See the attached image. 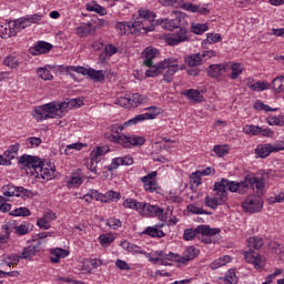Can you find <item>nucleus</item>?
<instances>
[{
  "mask_svg": "<svg viewBox=\"0 0 284 284\" xmlns=\"http://www.w3.org/2000/svg\"><path fill=\"white\" fill-rule=\"evenodd\" d=\"M4 261H7V264L11 267V265H17V263L21 261V254L4 255Z\"/></svg>",
  "mask_w": 284,
  "mask_h": 284,
  "instance_id": "nucleus-46",
  "label": "nucleus"
},
{
  "mask_svg": "<svg viewBox=\"0 0 284 284\" xmlns=\"http://www.w3.org/2000/svg\"><path fill=\"white\" fill-rule=\"evenodd\" d=\"M213 152H215L216 156H225L230 152L227 145H215L213 148Z\"/></svg>",
  "mask_w": 284,
  "mask_h": 284,
  "instance_id": "nucleus-48",
  "label": "nucleus"
},
{
  "mask_svg": "<svg viewBox=\"0 0 284 284\" xmlns=\"http://www.w3.org/2000/svg\"><path fill=\"white\" fill-rule=\"evenodd\" d=\"M266 123H268V125H278L280 128H283L284 125V115L280 114V115H268L266 118Z\"/></svg>",
  "mask_w": 284,
  "mask_h": 284,
  "instance_id": "nucleus-37",
  "label": "nucleus"
},
{
  "mask_svg": "<svg viewBox=\"0 0 284 284\" xmlns=\"http://www.w3.org/2000/svg\"><path fill=\"white\" fill-rule=\"evenodd\" d=\"M181 6H182L183 10H186L187 12H199V6H196L194 3H191V2L183 3V1H182Z\"/></svg>",
  "mask_w": 284,
  "mask_h": 284,
  "instance_id": "nucleus-56",
  "label": "nucleus"
},
{
  "mask_svg": "<svg viewBox=\"0 0 284 284\" xmlns=\"http://www.w3.org/2000/svg\"><path fill=\"white\" fill-rule=\"evenodd\" d=\"M154 13L148 9H140L136 19L133 21L140 34H148V32H153L154 24Z\"/></svg>",
  "mask_w": 284,
  "mask_h": 284,
  "instance_id": "nucleus-7",
  "label": "nucleus"
},
{
  "mask_svg": "<svg viewBox=\"0 0 284 284\" xmlns=\"http://www.w3.org/2000/svg\"><path fill=\"white\" fill-rule=\"evenodd\" d=\"M248 176H252L260 181V183H262V189L258 190V186H256V184H248L246 186V192L247 190H250V187H252V190H256L257 195H251L244 202H242V210L244 212H247L248 214H256L257 212H261V210H263V199H261V196H263V192L265 190V181L263 180V178H256L253 174H248Z\"/></svg>",
  "mask_w": 284,
  "mask_h": 284,
  "instance_id": "nucleus-5",
  "label": "nucleus"
},
{
  "mask_svg": "<svg viewBox=\"0 0 284 284\" xmlns=\"http://www.w3.org/2000/svg\"><path fill=\"white\" fill-rule=\"evenodd\" d=\"M223 38L219 33H207L206 41L207 43H219Z\"/></svg>",
  "mask_w": 284,
  "mask_h": 284,
  "instance_id": "nucleus-53",
  "label": "nucleus"
},
{
  "mask_svg": "<svg viewBox=\"0 0 284 284\" xmlns=\"http://www.w3.org/2000/svg\"><path fill=\"white\" fill-rule=\"evenodd\" d=\"M30 211L28 207L14 209L10 212V216H30Z\"/></svg>",
  "mask_w": 284,
  "mask_h": 284,
  "instance_id": "nucleus-47",
  "label": "nucleus"
},
{
  "mask_svg": "<svg viewBox=\"0 0 284 284\" xmlns=\"http://www.w3.org/2000/svg\"><path fill=\"white\" fill-rule=\"evenodd\" d=\"M227 72V64L221 63V64H211L207 68V74L209 77H212L213 79H217V77H222V74H225Z\"/></svg>",
  "mask_w": 284,
  "mask_h": 284,
  "instance_id": "nucleus-23",
  "label": "nucleus"
},
{
  "mask_svg": "<svg viewBox=\"0 0 284 284\" xmlns=\"http://www.w3.org/2000/svg\"><path fill=\"white\" fill-rule=\"evenodd\" d=\"M146 216H163V209L159 207V205H152V204H146L144 209V213Z\"/></svg>",
  "mask_w": 284,
  "mask_h": 284,
  "instance_id": "nucleus-29",
  "label": "nucleus"
},
{
  "mask_svg": "<svg viewBox=\"0 0 284 284\" xmlns=\"http://www.w3.org/2000/svg\"><path fill=\"white\" fill-rule=\"evenodd\" d=\"M179 70H185V65H179L176 60L164 59L158 64V67H152L151 69L146 70L145 77L154 78L163 74L164 72L163 81H165V83H172V81H174V74H176Z\"/></svg>",
  "mask_w": 284,
  "mask_h": 284,
  "instance_id": "nucleus-4",
  "label": "nucleus"
},
{
  "mask_svg": "<svg viewBox=\"0 0 284 284\" xmlns=\"http://www.w3.org/2000/svg\"><path fill=\"white\" fill-rule=\"evenodd\" d=\"M104 52H105L106 57H112V54H116V47H114L112 44H108L104 48Z\"/></svg>",
  "mask_w": 284,
  "mask_h": 284,
  "instance_id": "nucleus-63",
  "label": "nucleus"
},
{
  "mask_svg": "<svg viewBox=\"0 0 284 284\" xmlns=\"http://www.w3.org/2000/svg\"><path fill=\"white\" fill-rule=\"evenodd\" d=\"M115 265L119 270H130V264L123 260H118Z\"/></svg>",
  "mask_w": 284,
  "mask_h": 284,
  "instance_id": "nucleus-64",
  "label": "nucleus"
},
{
  "mask_svg": "<svg viewBox=\"0 0 284 284\" xmlns=\"http://www.w3.org/2000/svg\"><path fill=\"white\" fill-rule=\"evenodd\" d=\"M4 234L0 235V243L6 244L10 241V234L12 231L10 230H2Z\"/></svg>",
  "mask_w": 284,
  "mask_h": 284,
  "instance_id": "nucleus-62",
  "label": "nucleus"
},
{
  "mask_svg": "<svg viewBox=\"0 0 284 284\" xmlns=\"http://www.w3.org/2000/svg\"><path fill=\"white\" fill-rule=\"evenodd\" d=\"M149 112L135 115L133 119L124 122L123 124L118 125L120 132H123L128 125H136V123H141V121H148L150 119H156L159 116V110L156 106L148 108Z\"/></svg>",
  "mask_w": 284,
  "mask_h": 284,
  "instance_id": "nucleus-10",
  "label": "nucleus"
},
{
  "mask_svg": "<svg viewBox=\"0 0 284 284\" xmlns=\"http://www.w3.org/2000/svg\"><path fill=\"white\" fill-rule=\"evenodd\" d=\"M189 212H191L192 214H210L207 211L203 210L202 207H199L194 204H190L187 206Z\"/></svg>",
  "mask_w": 284,
  "mask_h": 284,
  "instance_id": "nucleus-52",
  "label": "nucleus"
},
{
  "mask_svg": "<svg viewBox=\"0 0 284 284\" xmlns=\"http://www.w3.org/2000/svg\"><path fill=\"white\" fill-rule=\"evenodd\" d=\"M36 176H41L44 181H52L57 174V168L52 163L41 162L36 169Z\"/></svg>",
  "mask_w": 284,
  "mask_h": 284,
  "instance_id": "nucleus-14",
  "label": "nucleus"
},
{
  "mask_svg": "<svg viewBox=\"0 0 284 284\" xmlns=\"http://www.w3.org/2000/svg\"><path fill=\"white\" fill-rule=\"evenodd\" d=\"M141 182L143 183V187L146 192H156L159 189V182H156V171L141 178Z\"/></svg>",
  "mask_w": 284,
  "mask_h": 284,
  "instance_id": "nucleus-17",
  "label": "nucleus"
},
{
  "mask_svg": "<svg viewBox=\"0 0 284 284\" xmlns=\"http://www.w3.org/2000/svg\"><path fill=\"white\" fill-rule=\"evenodd\" d=\"M146 205H148V203L136 202V200H134V199H126L123 202V207H126L129 210H135L140 214H144L145 213Z\"/></svg>",
  "mask_w": 284,
  "mask_h": 284,
  "instance_id": "nucleus-22",
  "label": "nucleus"
},
{
  "mask_svg": "<svg viewBox=\"0 0 284 284\" xmlns=\"http://www.w3.org/2000/svg\"><path fill=\"white\" fill-rule=\"evenodd\" d=\"M196 256H199V250H196L194 246H189L184 251L182 257H180L179 263H189V261H194Z\"/></svg>",
  "mask_w": 284,
  "mask_h": 284,
  "instance_id": "nucleus-25",
  "label": "nucleus"
},
{
  "mask_svg": "<svg viewBox=\"0 0 284 284\" xmlns=\"http://www.w3.org/2000/svg\"><path fill=\"white\" fill-rule=\"evenodd\" d=\"M39 245H41V241H38L37 245H29L24 247L20 253V258L24 261H32V258H34L39 252Z\"/></svg>",
  "mask_w": 284,
  "mask_h": 284,
  "instance_id": "nucleus-21",
  "label": "nucleus"
},
{
  "mask_svg": "<svg viewBox=\"0 0 284 284\" xmlns=\"http://www.w3.org/2000/svg\"><path fill=\"white\" fill-rule=\"evenodd\" d=\"M108 141L111 143H119L122 148H132V145H143L145 138L139 135H106Z\"/></svg>",
  "mask_w": 284,
  "mask_h": 284,
  "instance_id": "nucleus-8",
  "label": "nucleus"
},
{
  "mask_svg": "<svg viewBox=\"0 0 284 284\" xmlns=\"http://www.w3.org/2000/svg\"><path fill=\"white\" fill-rule=\"evenodd\" d=\"M2 193L4 196H20L21 199H32V196H34L32 191L24 189L23 186H14L12 184L2 186Z\"/></svg>",
  "mask_w": 284,
  "mask_h": 284,
  "instance_id": "nucleus-11",
  "label": "nucleus"
},
{
  "mask_svg": "<svg viewBox=\"0 0 284 284\" xmlns=\"http://www.w3.org/2000/svg\"><path fill=\"white\" fill-rule=\"evenodd\" d=\"M52 44L44 42V41H40L36 47L30 48L29 52L30 54H32L33 57H37L39 54H45L48 52H50V50L52 49Z\"/></svg>",
  "mask_w": 284,
  "mask_h": 284,
  "instance_id": "nucleus-24",
  "label": "nucleus"
},
{
  "mask_svg": "<svg viewBox=\"0 0 284 284\" xmlns=\"http://www.w3.org/2000/svg\"><path fill=\"white\" fill-rule=\"evenodd\" d=\"M94 32H97V29L91 22H82L75 28V34L79 36L80 39H85V37H90V34H94Z\"/></svg>",
  "mask_w": 284,
  "mask_h": 284,
  "instance_id": "nucleus-20",
  "label": "nucleus"
},
{
  "mask_svg": "<svg viewBox=\"0 0 284 284\" xmlns=\"http://www.w3.org/2000/svg\"><path fill=\"white\" fill-rule=\"evenodd\" d=\"M116 31L119 32V34H141L139 28L134 22H119L116 24Z\"/></svg>",
  "mask_w": 284,
  "mask_h": 284,
  "instance_id": "nucleus-19",
  "label": "nucleus"
},
{
  "mask_svg": "<svg viewBox=\"0 0 284 284\" xmlns=\"http://www.w3.org/2000/svg\"><path fill=\"white\" fill-rule=\"evenodd\" d=\"M161 52L154 47H146L142 52L143 65L152 70V68H159V64H154V59L159 58Z\"/></svg>",
  "mask_w": 284,
  "mask_h": 284,
  "instance_id": "nucleus-13",
  "label": "nucleus"
},
{
  "mask_svg": "<svg viewBox=\"0 0 284 284\" xmlns=\"http://www.w3.org/2000/svg\"><path fill=\"white\" fill-rule=\"evenodd\" d=\"M19 165L22 170H31V174L37 172V168L41 165V160L32 155H22L18 160Z\"/></svg>",
  "mask_w": 284,
  "mask_h": 284,
  "instance_id": "nucleus-15",
  "label": "nucleus"
},
{
  "mask_svg": "<svg viewBox=\"0 0 284 284\" xmlns=\"http://www.w3.org/2000/svg\"><path fill=\"white\" fill-rule=\"evenodd\" d=\"M148 103V98L143 97L139 93H133L131 99V104L133 108H138L139 105Z\"/></svg>",
  "mask_w": 284,
  "mask_h": 284,
  "instance_id": "nucleus-41",
  "label": "nucleus"
},
{
  "mask_svg": "<svg viewBox=\"0 0 284 284\" xmlns=\"http://www.w3.org/2000/svg\"><path fill=\"white\" fill-rule=\"evenodd\" d=\"M122 165H134V158L132 155H125L120 158Z\"/></svg>",
  "mask_w": 284,
  "mask_h": 284,
  "instance_id": "nucleus-61",
  "label": "nucleus"
},
{
  "mask_svg": "<svg viewBox=\"0 0 284 284\" xmlns=\"http://www.w3.org/2000/svg\"><path fill=\"white\" fill-rule=\"evenodd\" d=\"M37 225L40 226L41 230H50V222L45 217L39 219Z\"/></svg>",
  "mask_w": 284,
  "mask_h": 284,
  "instance_id": "nucleus-60",
  "label": "nucleus"
},
{
  "mask_svg": "<svg viewBox=\"0 0 284 284\" xmlns=\"http://www.w3.org/2000/svg\"><path fill=\"white\" fill-rule=\"evenodd\" d=\"M81 100H70L65 99L62 102H51L44 105L36 106L32 111V116L36 121H43V119H61L63 116V112H68L71 108H77V105H81Z\"/></svg>",
  "mask_w": 284,
  "mask_h": 284,
  "instance_id": "nucleus-3",
  "label": "nucleus"
},
{
  "mask_svg": "<svg viewBox=\"0 0 284 284\" xmlns=\"http://www.w3.org/2000/svg\"><path fill=\"white\" fill-rule=\"evenodd\" d=\"M159 3L161 6L179 8V6H183V0H159Z\"/></svg>",
  "mask_w": 284,
  "mask_h": 284,
  "instance_id": "nucleus-50",
  "label": "nucleus"
},
{
  "mask_svg": "<svg viewBox=\"0 0 284 284\" xmlns=\"http://www.w3.org/2000/svg\"><path fill=\"white\" fill-rule=\"evenodd\" d=\"M182 94L186 97L190 101H193L195 103H203V94H201V91L196 89H189L182 92Z\"/></svg>",
  "mask_w": 284,
  "mask_h": 284,
  "instance_id": "nucleus-26",
  "label": "nucleus"
},
{
  "mask_svg": "<svg viewBox=\"0 0 284 284\" xmlns=\"http://www.w3.org/2000/svg\"><path fill=\"white\" fill-rule=\"evenodd\" d=\"M116 105H121V108H133L132 106V98L130 95L120 97L115 101Z\"/></svg>",
  "mask_w": 284,
  "mask_h": 284,
  "instance_id": "nucleus-43",
  "label": "nucleus"
},
{
  "mask_svg": "<svg viewBox=\"0 0 284 284\" xmlns=\"http://www.w3.org/2000/svg\"><path fill=\"white\" fill-rule=\"evenodd\" d=\"M160 26L164 30H176L180 28L179 31L174 33H169L163 37V40L168 45H180V43H185V41H190V31L185 29L187 26V21L183 16H176L174 19H161L159 20Z\"/></svg>",
  "mask_w": 284,
  "mask_h": 284,
  "instance_id": "nucleus-2",
  "label": "nucleus"
},
{
  "mask_svg": "<svg viewBox=\"0 0 284 284\" xmlns=\"http://www.w3.org/2000/svg\"><path fill=\"white\" fill-rule=\"evenodd\" d=\"M232 261V257L229 255H225L224 257H220L215 260L213 263H211L210 267L211 270H219V267H223V265H227Z\"/></svg>",
  "mask_w": 284,
  "mask_h": 284,
  "instance_id": "nucleus-38",
  "label": "nucleus"
},
{
  "mask_svg": "<svg viewBox=\"0 0 284 284\" xmlns=\"http://www.w3.org/2000/svg\"><path fill=\"white\" fill-rule=\"evenodd\" d=\"M272 90L275 91L276 94H281L284 92V77L280 75L273 79L272 81Z\"/></svg>",
  "mask_w": 284,
  "mask_h": 284,
  "instance_id": "nucleus-32",
  "label": "nucleus"
},
{
  "mask_svg": "<svg viewBox=\"0 0 284 284\" xmlns=\"http://www.w3.org/2000/svg\"><path fill=\"white\" fill-rule=\"evenodd\" d=\"M244 134H252L253 136H256L261 134V128L256 125H246L244 128Z\"/></svg>",
  "mask_w": 284,
  "mask_h": 284,
  "instance_id": "nucleus-49",
  "label": "nucleus"
},
{
  "mask_svg": "<svg viewBox=\"0 0 284 284\" xmlns=\"http://www.w3.org/2000/svg\"><path fill=\"white\" fill-rule=\"evenodd\" d=\"M202 176L203 175H202L201 171H196V172L191 174V180L194 183V185H201V183H202L201 178Z\"/></svg>",
  "mask_w": 284,
  "mask_h": 284,
  "instance_id": "nucleus-59",
  "label": "nucleus"
},
{
  "mask_svg": "<svg viewBox=\"0 0 284 284\" xmlns=\"http://www.w3.org/2000/svg\"><path fill=\"white\" fill-rule=\"evenodd\" d=\"M108 227H111V230H119L121 227V220L116 217H110L106 220Z\"/></svg>",
  "mask_w": 284,
  "mask_h": 284,
  "instance_id": "nucleus-51",
  "label": "nucleus"
},
{
  "mask_svg": "<svg viewBox=\"0 0 284 284\" xmlns=\"http://www.w3.org/2000/svg\"><path fill=\"white\" fill-rule=\"evenodd\" d=\"M191 32H193L194 34H203V32H207V24L205 23L192 24Z\"/></svg>",
  "mask_w": 284,
  "mask_h": 284,
  "instance_id": "nucleus-45",
  "label": "nucleus"
},
{
  "mask_svg": "<svg viewBox=\"0 0 284 284\" xmlns=\"http://www.w3.org/2000/svg\"><path fill=\"white\" fill-rule=\"evenodd\" d=\"M83 148H85V144L81 142L69 144L64 149V154L65 156H70V154H74V151L79 152V150H83Z\"/></svg>",
  "mask_w": 284,
  "mask_h": 284,
  "instance_id": "nucleus-36",
  "label": "nucleus"
},
{
  "mask_svg": "<svg viewBox=\"0 0 284 284\" xmlns=\"http://www.w3.org/2000/svg\"><path fill=\"white\" fill-rule=\"evenodd\" d=\"M67 74L71 77L73 81H77V74H82L83 77H89L92 81L97 83H101V81H105V74L103 70H94V69H87L85 67H67L65 69ZM77 72V74H74Z\"/></svg>",
  "mask_w": 284,
  "mask_h": 284,
  "instance_id": "nucleus-6",
  "label": "nucleus"
},
{
  "mask_svg": "<svg viewBox=\"0 0 284 284\" xmlns=\"http://www.w3.org/2000/svg\"><path fill=\"white\" fill-rule=\"evenodd\" d=\"M2 230H10L14 232L18 236H26V234H30V224H20L17 225V222H8L2 226Z\"/></svg>",
  "mask_w": 284,
  "mask_h": 284,
  "instance_id": "nucleus-18",
  "label": "nucleus"
},
{
  "mask_svg": "<svg viewBox=\"0 0 284 284\" xmlns=\"http://www.w3.org/2000/svg\"><path fill=\"white\" fill-rule=\"evenodd\" d=\"M143 234H148L149 236H152L153 239H163V236H165V233H163V231L159 230V226H149L143 232Z\"/></svg>",
  "mask_w": 284,
  "mask_h": 284,
  "instance_id": "nucleus-35",
  "label": "nucleus"
},
{
  "mask_svg": "<svg viewBox=\"0 0 284 284\" xmlns=\"http://www.w3.org/2000/svg\"><path fill=\"white\" fill-rule=\"evenodd\" d=\"M221 232L220 229H211L207 225H199L195 230L186 229L183 234L184 241H194L200 234L202 236H214Z\"/></svg>",
  "mask_w": 284,
  "mask_h": 284,
  "instance_id": "nucleus-9",
  "label": "nucleus"
},
{
  "mask_svg": "<svg viewBox=\"0 0 284 284\" xmlns=\"http://www.w3.org/2000/svg\"><path fill=\"white\" fill-rule=\"evenodd\" d=\"M1 39H10V37H17V30L12 28V22L4 23L0 27Z\"/></svg>",
  "mask_w": 284,
  "mask_h": 284,
  "instance_id": "nucleus-27",
  "label": "nucleus"
},
{
  "mask_svg": "<svg viewBox=\"0 0 284 284\" xmlns=\"http://www.w3.org/2000/svg\"><path fill=\"white\" fill-rule=\"evenodd\" d=\"M248 185H256L257 190H262L263 182L254 179L252 175H246L244 181L234 182L227 179H222L220 182L214 184V197L207 195L204 203L211 210H216L219 205H223L227 201V190L229 192H237V194H245L247 192Z\"/></svg>",
  "mask_w": 284,
  "mask_h": 284,
  "instance_id": "nucleus-1",
  "label": "nucleus"
},
{
  "mask_svg": "<svg viewBox=\"0 0 284 284\" xmlns=\"http://www.w3.org/2000/svg\"><path fill=\"white\" fill-rule=\"evenodd\" d=\"M284 150V143H277V144H260L255 149V154L258 156V159H267L272 152H281Z\"/></svg>",
  "mask_w": 284,
  "mask_h": 284,
  "instance_id": "nucleus-12",
  "label": "nucleus"
},
{
  "mask_svg": "<svg viewBox=\"0 0 284 284\" xmlns=\"http://www.w3.org/2000/svg\"><path fill=\"white\" fill-rule=\"evenodd\" d=\"M185 63L190 68H196L203 63V55L201 53H194L185 58Z\"/></svg>",
  "mask_w": 284,
  "mask_h": 284,
  "instance_id": "nucleus-28",
  "label": "nucleus"
},
{
  "mask_svg": "<svg viewBox=\"0 0 284 284\" xmlns=\"http://www.w3.org/2000/svg\"><path fill=\"white\" fill-rule=\"evenodd\" d=\"M244 258L246 263H252L255 270H263L265 267V257L261 256L258 253L254 251L245 252Z\"/></svg>",
  "mask_w": 284,
  "mask_h": 284,
  "instance_id": "nucleus-16",
  "label": "nucleus"
},
{
  "mask_svg": "<svg viewBox=\"0 0 284 284\" xmlns=\"http://www.w3.org/2000/svg\"><path fill=\"white\" fill-rule=\"evenodd\" d=\"M246 243L250 250H261V247H263L265 242L261 237L253 236V237H248Z\"/></svg>",
  "mask_w": 284,
  "mask_h": 284,
  "instance_id": "nucleus-33",
  "label": "nucleus"
},
{
  "mask_svg": "<svg viewBox=\"0 0 284 284\" xmlns=\"http://www.w3.org/2000/svg\"><path fill=\"white\" fill-rule=\"evenodd\" d=\"M51 262L52 263H59V261H61V258H65V256H68V254H70V252H68V250L64 248H51Z\"/></svg>",
  "mask_w": 284,
  "mask_h": 284,
  "instance_id": "nucleus-30",
  "label": "nucleus"
},
{
  "mask_svg": "<svg viewBox=\"0 0 284 284\" xmlns=\"http://www.w3.org/2000/svg\"><path fill=\"white\" fill-rule=\"evenodd\" d=\"M37 74L40 79H42V81H52V79H54V77L52 75V73H50V70H48V68L37 69Z\"/></svg>",
  "mask_w": 284,
  "mask_h": 284,
  "instance_id": "nucleus-40",
  "label": "nucleus"
},
{
  "mask_svg": "<svg viewBox=\"0 0 284 284\" xmlns=\"http://www.w3.org/2000/svg\"><path fill=\"white\" fill-rule=\"evenodd\" d=\"M108 152H110V146H98L91 152L90 159H92V161H99V156H103L104 154H108Z\"/></svg>",
  "mask_w": 284,
  "mask_h": 284,
  "instance_id": "nucleus-31",
  "label": "nucleus"
},
{
  "mask_svg": "<svg viewBox=\"0 0 284 284\" xmlns=\"http://www.w3.org/2000/svg\"><path fill=\"white\" fill-rule=\"evenodd\" d=\"M121 165H123L121 162V158H114V159H112L111 164L108 166V170L110 172H112V170H119V168H121Z\"/></svg>",
  "mask_w": 284,
  "mask_h": 284,
  "instance_id": "nucleus-55",
  "label": "nucleus"
},
{
  "mask_svg": "<svg viewBox=\"0 0 284 284\" xmlns=\"http://www.w3.org/2000/svg\"><path fill=\"white\" fill-rule=\"evenodd\" d=\"M12 205L6 202V197L0 195V212H10Z\"/></svg>",
  "mask_w": 284,
  "mask_h": 284,
  "instance_id": "nucleus-57",
  "label": "nucleus"
},
{
  "mask_svg": "<svg viewBox=\"0 0 284 284\" xmlns=\"http://www.w3.org/2000/svg\"><path fill=\"white\" fill-rule=\"evenodd\" d=\"M99 241L102 247H108L111 243H114V235L112 234H102L99 236Z\"/></svg>",
  "mask_w": 284,
  "mask_h": 284,
  "instance_id": "nucleus-44",
  "label": "nucleus"
},
{
  "mask_svg": "<svg viewBox=\"0 0 284 284\" xmlns=\"http://www.w3.org/2000/svg\"><path fill=\"white\" fill-rule=\"evenodd\" d=\"M87 10L89 12H97V14H105V8L101 7L94 1L87 4Z\"/></svg>",
  "mask_w": 284,
  "mask_h": 284,
  "instance_id": "nucleus-42",
  "label": "nucleus"
},
{
  "mask_svg": "<svg viewBox=\"0 0 284 284\" xmlns=\"http://www.w3.org/2000/svg\"><path fill=\"white\" fill-rule=\"evenodd\" d=\"M83 181L79 176H73L71 180L68 182V187H79Z\"/></svg>",
  "mask_w": 284,
  "mask_h": 284,
  "instance_id": "nucleus-58",
  "label": "nucleus"
},
{
  "mask_svg": "<svg viewBox=\"0 0 284 284\" xmlns=\"http://www.w3.org/2000/svg\"><path fill=\"white\" fill-rule=\"evenodd\" d=\"M248 88L253 92H263L265 90H270V88H272V84L267 81H262V82H255L254 84L248 85Z\"/></svg>",
  "mask_w": 284,
  "mask_h": 284,
  "instance_id": "nucleus-34",
  "label": "nucleus"
},
{
  "mask_svg": "<svg viewBox=\"0 0 284 284\" xmlns=\"http://www.w3.org/2000/svg\"><path fill=\"white\" fill-rule=\"evenodd\" d=\"M270 205H274V203H284V192H281L280 194L275 196H271L268 199Z\"/></svg>",
  "mask_w": 284,
  "mask_h": 284,
  "instance_id": "nucleus-54",
  "label": "nucleus"
},
{
  "mask_svg": "<svg viewBox=\"0 0 284 284\" xmlns=\"http://www.w3.org/2000/svg\"><path fill=\"white\" fill-rule=\"evenodd\" d=\"M231 70V79L235 81V79H239L243 74V63H233Z\"/></svg>",
  "mask_w": 284,
  "mask_h": 284,
  "instance_id": "nucleus-39",
  "label": "nucleus"
}]
</instances>
